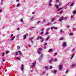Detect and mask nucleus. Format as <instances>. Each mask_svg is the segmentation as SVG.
I'll use <instances>...</instances> for the list:
<instances>
[{
	"mask_svg": "<svg viewBox=\"0 0 76 76\" xmlns=\"http://www.w3.org/2000/svg\"><path fill=\"white\" fill-rule=\"evenodd\" d=\"M63 10H62V11H61V12H60V14H61V13H63Z\"/></svg>",
	"mask_w": 76,
	"mask_h": 76,
	"instance_id": "49",
	"label": "nucleus"
},
{
	"mask_svg": "<svg viewBox=\"0 0 76 76\" xmlns=\"http://www.w3.org/2000/svg\"><path fill=\"white\" fill-rule=\"evenodd\" d=\"M48 32H46L45 34V35H48Z\"/></svg>",
	"mask_w": 76,
	"mask_h": 76,
	"instance_id": "41",
	"label": "nucleus"
},
{
	"mask_svg": "<svg viewBox=\"0 0 76 76\" xmlns=\"http://www.w3.org/2000/svg\"><path fill=\"white\" fill-rule=\"evenodd\" d=\"M5 61V59H3L2 60V61Z\"/></svg>",
	"mask_w": 76,
	"mask_h": 76,
	"instance_id": "51",
	"label": "nucleus"
},
{
	"mask_svg": "<svg viewBox=\"0 0 76 76\" xmlns=\"http://www.w3.org/2000/svg\"><path fill=\"white\" fill-rule=\"evenodd\" d=\"M49 38H50V37H48L47 38V39H45L46 41H47L48 39H49Z\"/></svg>",
	"mask_w": 76,
	"mask_h": 76,
	"instance_id": "13",
	"label": "nucleus"
},
{
	"mask_svg": "<svg viewBox=\"0 0 76 76\" xmlns=\"http://www.w3.org/2000/svg\"><path fill=\"white\" fill-rule=\"evenodd\" d=\"M49 6H50V7L52 6V4L50 3L49 4Z\"/></svg>",
	"mask_w": 76,
	"mask_h": 76,
	"instance_id": "38",
	"label": "nucleus"
},
{
	"mask_svg": "<svg viewBox=\"0 0 76 76\" xmlns=\"http://www.w3.org/2000/svg\"><path fill=\"white\" fill-rule=\"evenodd\" d=\"M45 68L46 69V70H48V67L47 66H45Z\"/></svg>",
	"mask_w": 76,
	"mask_h": 76,
	"instance_id": "24",
	"label": "nucleus"
},
{
	"mask_svg": "<svg viewBox=\"0 0 76 76\" xmlns=\"http://www.w3.org/2000/svg\"><path fill=\"white\" fill-rule=\"evenodd\" d=\"M17 59L18 60H20V58H18V57H17Z\"/></svg>",
	"mask_w": 76,
	"mask_h": 76,
	"instance_id": "47",
	"label": "nucleus"
},
{
	"mask_svg": "<svg viewBox=\"0 0 76 76\" xmlns=\"http://www.w3.org/2000/svg\"><path fill=\"white\" fill-rule=\"evenodd\" d=\"M69 27H70V26H67V28H69Z\"/></svg>",
	"mask_w": 76,
	"mask_h": 76,
	"instance_id": "63",
	"label": "nucleus"
},
{
	"mask_svg": "<svg viewBox=\"0 0 76 76\" xmlns=\"http://www.w3.org/2000/svg\"><path fill=\"white\" fill-rule=\"evenodd\" d=\"M13 34H12L11 35V36L10 38H12V37H13Z\"/></svg>",
	"mask_w": 76,
	"mask_h": 76,
	"instance_id": "40",
	"label": "nucleus"
},
{
	"mask_svg": "<svg viewBox=\"0 0 76 76\" xmlns=\"http://www.w3.org/2000/svg\"><path fill=\"white\" fill-rule=\"evenodd\" d=\"M54 60L55 61H57V58H55L54 59Z\"/></svg>",
	"mask_w": 76,
	"mask_h": 76,
	"instance_id": "23",
	"label": "nucleus"
},
{
	"mask_svg": "<svg viewBox=\"0 0 76 76\" xmlns=\"http://www.w3.org/2000/svg\"><path fill=\"white\" fill-rule=\"evenodd\" d=\"M42 50V48H39L38 49V51H41Z\"/></svg>",
	"mask_w": 76,
	"mask_h": 76,
	"instance_id": "14",
	"label": "nucleus"
},
{
	"mask_svg": "<svg viewBox=\"0 0 76 76\" xmlns=\"http://www.w3.org/2000/svg\"><path fill=\"white\" fill-rule=\"evenodd\" d=\"M60 32L61 33H63V31H62V29H61L60 30Z\"/></svg>",
	"mask_w": 76,
	"mask_h": 76,
	"instance_id": "22",
	"label": "nucleus"
},
{
	"mask_svg": "<svg viewBox=\"0 0 76 76\" xmlns=\"http://www.w3.org/2000/svg\"><path fill=\"white\" fill-rule=\"evenodd\" d=\"M18 55V52H16V53H15V55L17 56V55Z\"/></svg>",
	"mask_w": 76,
	"mask_h": 76,
	"instance_id": "30",
	"label": "nucleus"
},
{
	"mask_svg": "<svg viewBox=\"0 0 76 76\" xmlns=\"http://www.w3.org/2000/svg\"><path fill=\"white\" fill-rule=\"evenodd\" d=\"M62 69H63V66H62L61 65H60L59 67V70H62Z\"/></svg>",
	"mask_w": 76,
	"mask_h": 76,
	"instance_id": "2",
	"label": "nucleus"
},
{
	"mask_svg": "<svg viewBox=\"0 0 76 76\" xmlns=\"http://www.w3.org/2000/svg\"><path fill=\"white\" fill-rule=\"evenodd\" d=\"M67 43L65 42L63 44V46H64V47H66V46L67 45Z\"/></svg>",
	"mask_w": 76,
	"mask_h": 76,
	"instance_id": "3",
	"label": "nucleus"
},
{
	"mask_svg": "<svg viewBox=\"0 0 76 76\" xmlns=\"http://www.w3.org/2000/svg\"><path fill=\"white\" fill-rule=\"evenodd\" d=\"M54 21V18H53L51 20V22H53Z\"/></svg>",
	"mask_w": 76,
	"mask_h": 76,
	"instance_id": "8",
	"label": "nucleus"
},
{
	"mask_svg": "<svg viewBox=\"0 0 76 76\" xmlns=\"http://www.w3.org/2000/svg\"><path fill=\"white\" fill-rule=\"evenodd\" d=\"M34 39L33 38H31L30 39V40H32V39Z\"/></svg>",
	"mask_w": 76,
	"mask_h": 76,
	"instance_id": "53",
	"label": "nucleus"
},
{
	"mask_svg": "<svg viewBox=\"0 0 76 76\" xmlns=\"http://www.w3.org/2000/svg\"><path fill=\"white\" fill-rule=\"evenodd\" d=\"M41 60H42V59L39 57V61H41Z\"/></svg>",
	"mask_w": 76,
	"mask_h": 76,
	"instance_id": "26",
	"label": "nucleus"
},
{
	"mask_svg": "<svg viewBox=\"0 0 76 76\" xmlns=\"http://www.w3.org/2000/svg\"><path fill=\"white\" fill-rule=\"evenodd\" d=\"M28 35V34H25L23 36V38L24 39H26V36Z\"/></svg>",
	"mask_w": 76,
	"mask_h": 76,
	"instance_id": "6",
	"label": "nucleus"
},
{
	"mask_svg": "<svg viewBox=\"0 0 76 76\" xmlns=\"http://www.w3.org/2000/svg\"><path fill=\"white\" fill-rule=\"evenodd\" d=\"M28 47H31V45H28Z\"/></svg>",
	"mask_w": 76,
	"mask_h": 76,
	"instance_id": "58",
	"label": "nucleus"
},
{
	"mask_svg": "<svg viewBox=\"0 0 76 76\" xmlns=\"http://www.w3.org/2000/svg\"><path fill=\"white\" fill-rule=\"evenodd\" d=\"M38 54H40V53H41V52H40V51H39V52L38 51Z\"/></svg>",
	"mask_w": 76,
	"mask_h": 76,
	"instance_id": "54",
	"label": "nucleus"
},
{
	"mask_svg": "<svg viewBox=\"0 0 76 76\" xmlns=\"http://www.w3.org/2000/svg\"><path fill=\"white\" fill-rule=\"evenodd\" d=\"M74 56H75V54H73V55H72V56L71 57V59H72V58H73V57H74Z\"/></svg>",
	"mask_w": 76,
	"mask_h": 76,
	"instance_id": "12",
	"label": "nucleus"
},
{
	"mask_svg": "<svg viewBox=\"0 0 76 76\" xmlns=\"http://www.w3.org/2000/svg\"><path fill=\"white\" fill-rule=\"evenodd\" d=\"M2 56H4V53H2Z\"/></svg>",
	"mask_w": 76,
	"mask_h": 76,
	"instance_id": "46",
	"label": "nucleus"
},
{
	"mask_svg": "<svg viewBox=\"0 0 76 76\" xmlns=\"http://www.w3.org/2000/svg\"><path fill=\"white\" fill-rule=\"evenodd\" d=\"M2 12V10H0V12Z\"/></svg>",
	"mask_w": 76,
	"mask_h": 76,
	"instance_id": "61",
	"label": "nucleus"
},
{
	"mask_svg": "<svg viewBox=\"0 0 76 76\" xmlns=\"http://www.w3.org/2000/svg\"><path fill=\"white\" fill-rule=\"evenodd\" d=\"M35 27H31V29H32V28H35Z\"/></svg>",
	"mask_w": 76,
	"mask_h": 76,
	"instance_id": "57",
	"label": "nucleus"
},
{
	"mask_svg": "<svg viewBox=\"0 0 76 76\" xmlns=\"http://www.w3.org/2000/svg\"><path fill=\"white\" fill-rule=\"evenodd\" d=\"M40 57L43 58V55L42 54H41L40 55Z\"/></svg>",
	"mask_w": 76,
	"mask_h": 76,
	"instance_id": "27",
	"label": "nucleus"
},
{
	"mask_svg": "<svg viewBox=\"0 0 76 76\" xmlns=\"http://www.w3.org/2000/svg\"><path fill=\"white\" fill-rule=\"evenodd\" d=\"M40 23V21H39L37 23V24H38L39 23Z\"/></svg>",
	"mask_w": 76,
	"mask_h": 76,
	"instance_id": "50",
	"label": "nucleus"
},
{
	"mask_svg": "<svg viewBox=\"0 0 76 76\" xmlns=\"http://www.w3.org/2000/svg\"><path fill=\"white\" fill-rule=\"evenodd\" d=\"M31 68H32V69H33L34 68L33 66L32 65L31 67Z\"/></svg>",
	"mask_w": 76,
	"mask_h": 76,
	"instance_id": "42",
	"label": "nucleus"
},
{
	"mask_svg": "<svg viewBox=\"0 0 76 76\" xmlns=\"http://www.w3.org/2000/svg\"><path fill=\"white\" fill-rule=\"evenodd\" d=\"M18 53H19L20 55L22 54V53H21L20 51H18Z\"/></svg>",
	"mask_w": 76,
	"mask_h": 76,
	"instance_id": "21",
	"label": "nucleus"
},
{
	"mask_svg": "<svg viewBox=\"0 0 76 76\" xmlns=\"http://www.w3.org/2000/svg\"><path fill=\"white\" fill-rule=\"evenodd\" d=\"M72 12H73V13L74 14H76V11H73Z\"/></svg>",
	"mask_w": 76,
	"mask_h": 76,
	"instance_id": "16",
	"label": "nucleus"
},
{
	"mask_svg": "<svg viewBox=\"0 0 76 76\" xmlns=\"http://www.w3.org/2000/svg\"><path fill=\"white\" fill-rule=\"evenodd\" d=\"M60 40H62L64 39V38L63 37H61L59 39Z\"/></svg>",
	"mask_w": 76,
	"mask_h": 76,
	"instance_id": "11",
	"label": "nucleus"
},
{
	"mask_svg": "<svg viewBox=\"0 0 76 76\" xmlns=\"http://www.w3.org/2000/svg\"><path fill=\"white\" fill-rule=\"evenodd\" d=\"M51 2H52V0H50L48 2V3H51Z\"/></svg>",
	"mask_w": 76,
	"mask_h": 76,
	"instance_id": "28",
	"label": "nucleus"
},
{
	"mask_svg": "<svg viewBox=\"0 0 76 76\" xmlns=\"http://www.w3.org/2000/svg\"><path fill=\"white\" fill-rule=\"evenodd\" d=\"M68 72V70L66 71V73H67Z\"/></svg>",
	"mask_w": 76,
	"mask_h": 76,
	"instance_id": "64",
	"label": "nucleus"
},
{
	"mask_svg": "<svg viewBox=\"0 0 76 76\" xmlns=\"http://www.w3.org/2000/svg\"><path fill=\"white\" fill-rule=\"evenodd\" d=\"M59 7H58V5H57L56 6V9H58V8Z\"/></svg>",
	"mask_w": 76,
	"mask_h": 76,
	"instance_id": "39",
	"label": "nucleus"
},
{
	"mask_svg": "<svg viewBox=\"0 0 76 76\" xmlns=\"http://www.w3.org/2000/svg\"><path fill=\"white\" fill-rule=\"evenodd\" d=\"M20 22H23V19H21V20H20Z\"/></svg>",
	"mask_w": 76,
	"mask_h": 76,
	"instance_id": "36",
	"label": "nucleus"
},
{
	"mask_svg": "<svg viewBox=\"0 0 76 76\" xmlns=\"http://www.w3.org/2000/svg\"><path fill=\"white\" fill-rule=\"evenodd\" d=\"M53 51V50L52 49H50L49 50L48 52H51Z\"/></svg>",
	"mask_w": 76,
	"mask_h": 76,
	"instance_id": "10",
	"label": "nucleus"
},
{
	"mask_svg": "<svg viewBox=\"0 0 76 76\" xmlns=\"http://www.w3.org/2000/svg\"><path fill=\"white\" fill-rule=\"evenodd\" d=\"M69 35H70V36L73 35V33H70L69 34Z\"/></svg>",
	"mask_w": 76,
	"mask_h": 76,
	"instance_id": "31",
	"label": "nucleus"
},
{
	"mask_svg": "<svg viewBox=\"0 0 76 76\" xmlns=\"http://www.w3.org/2000/svg\"><path fill=\"white\" fill-rule=\"evenodd\" d=\"M31 42H32V43H33V41H32V40H31Z\"/></svg>",
	"mask_w": 76,
	"mask_h": 76,
	"instance_id": "56",
	"label": "nucleus"
},
{
	"mask_svg": "<svg viewBox=\"0 0 76 76\" xmlns=\"http://www.w3.org/2000/svg\"><path fill=\"white\" fill-rule=\"evenodd\" d=\"M73 5H74V3H72V4H71L70 6H71V7H72L73 6Z\"/></svg>",
	"mask_w": 76,
	"mask_h": 76,
	"instance_id": "20",
	"label": "nucleus"
},
{
	"mask_svg": "<svg viewBox=\"0 0 76 76\" xmlns=\"http://www.w3.org/2000/svg\"><path fill=\"white\" fill-rule=\"evenodd\" d=\"M57 53H55L54 54V56H56V55H57Z\"/></svg>",
	"mask_w": 76,
	"mask_h": 76,
	"instance_id": "37",
	"label": "nucleus"
},
{
	"mask_svg": "<svg viewBox=\"0 0 76 76\" xmlns=\"http://www.w3.org/2000/svg\"><path fill=\"white\" fill-rule=\"evenodd\" d=\"M53 58H51L50 59V61H49V63H51L52 62V61H53Z\"/></svg>",
	"mask_w": 76,
	"mask_h": 76,
	"instance_id": "9",
	"label": "nucleus"
},
{
	"mask_svg": "<svg viewBox=\"0 0 76 76\" xmlns=\"http://www.w3.org/2000/svg\"><path fill=\"white\" fill-rule=\"evenodd\" d=\"M72 29H73V30L74 31H76V28H72Z\"/></svg>",
	"mask_w": 76,
	"mask_h": 76,
	"instance_id": "25",
	"label": "nucleus"
},
{
	"mask_svg": "<svg viewBox=\"0 0 76 76\" xmlns=\"http://www.w3.org/2000/svg\"><path fill=\"white\" fill-rule=\"evenodd\" d=\"M44 23V21H42V24H43V23Z\"/></svg>",
	"mask_w": 76,
	"mask_h": 76,
	"instance_id": "59",
	"label": "nucleus"
},
{
	"mask_svg": "<svg viewBox=\"0 0 76 76\" xmlns=\"http://www.w3.org/2000/svg\"><path fill=\"white\" fill-rule=\"evenodd\" d=\"M40 40L41 41V42H43V41H44V39H40Z\"/></svg>",
	"mask_w": 76,
	"mask_h": 76,
	"instance_id": "18",
	"label": "nucleus"
},
{
	"mask_svg": "<svg viewBox=\"0 0 76 76\" xmlns=\"http://www.w3.org/2000/svg\"><path fill=\"white\" fill-rule=\"evenodd\" d=\"M63 18L62 17H61L59 19V21H60V22H61V20H63Z\"/></svg>",
	"mask_w": 76,
	"mask_h": 76,
	"instance_id": "4",
	"label": "nucleus"
},
{
	"mask_svg": "<svg viewBox=\"0 0 76 76\" xmlns=\"http://www.w3.org/2000/svg\"><path fill=\"white\" fill-rule=\"evenodd\" d=\"M44 45H47V43H45Z\"/></svg>",
	"mask_w": 76,
	"mask_h": 76,
	"instance_id": "60",
	"label": "nucleus"
},
{
	"mask_svg": "<svg viewBox=\"0 0 76 76\" xmlns=\"http://www.w3.org/2000/svg\"><path fill=\"white\" fill-rule=\"evenodd\" d=\"M32 65L33 66H34V67H35V62H33V63L32 64Z\"/></svg>",
	"mask_w": 76,
	"mask_h": 76,
	"instance_id": "15",
	"label": "nucleus"
},
{
	"mask_svg": "<svg viewBox=\"0 0 76 76\" xmlns=\"http://www.w3.org/2000/svg\"><path fill=\"white\" fill-rule=\"evenodd\" d=\"M9 53V51H7L6 52V54H7V53Z\"/></svg>",
	"mask_w": 76,
	"mask_h": 76,
	"instance_id": "34",
	"label": "nucleus"
},
{
	"mask_svg": "<svg viewBox=\"0 0 76 76\" xmlns=\"http://www.w3.org/2000/svg\"><path fill=\"white\" fill-rule=\"evenodd\" d=\"M52 68H53V67L52 66H50L49 68L50 69H52Z\"/></svg>",
	"mask_w": 76,
	"mask_h": 76,
	"instance_id": "32",
	"label": "nucleus"
},
{
	"mask_svg": "<svg viewBox=\"0 0 76 76\" xmlns=\"http://www.w3.org/2000/svg\"><path fill=\"white\" fill-rule=\"evenodd\" d=\"M45 20H43V22H45Z\"/></svg>",
	"mask_w": 76,
	"mask_h": 76,
	"instance_id": "62",
	"label": "nucleus"
},
{
	"mask_svg": "<svg viewBox=\"0 0 76 76\" xmlns=\"http://www.w3.org/2000/svg\"><path fill=\"white\" fill-rule=\"evenodd\" d=\"M53 28H54V29H57V27H51V30H52L53 29Z\"/></svg>",
	"mask_w": 76,
	"mask_h": 76,
	"instance_id": "7",
	"label": "nucleus"
},
{
	"mask_svg": "<svg viewBox=\"0 0 76 76\" xmlns=\"http://www.w3.org/2000/svg\"><path fill=\"white\" fill-rule=\"evenodd\" d=\"M44 30V28H42L41 30V31H43Z\"/></svg>",
	"mask_w": 76,
	"mask_h": 76,
	"instance_id": "44",
	"label": "nucleus"
},
{
	"mask_svg": "<svg viewBox=\"0 0 76 76\" xmlns=\"http://www.w3.org/2000/svg\"><path fill=\"white\" fill-rule=\"evenodd\" d=\"M20 4L19 3H18V4L16 6L17 7H18V6H20Z\"/></svg>",
	"mask_w": 76,
	"mask_h": 76,
	"instance_id": "35",
	"label": "nucleus"
},
{
	"mask_svg": "<svg viewBox=\"0 0 76 76\" xmlns=\"http://www.w3.org/2000/svg\"><path fill=\"white\" fill-rule=\"evenodd\" d=\"M43 34V32H42L40 33V34Z\"/></svg>",
	"mask_w": 76,
	"mask_h": 76,
	"instance_id": "55",
	"label": "nucleus"
},
{
	"mask_svg": "<svg viewBox=\"0 0 76 76\" xmlns=\"http://www.w3.org/2000/svg\"><path fill=\"white\" fill-rule=\"evenodd\" d=\"M51 23H48L47 24V25H50V24H51Z\"/></svg>",
	"mask_w": 76,
	"mask_h": 76,
	"instance_id": "29",
	"label": "nucleus"
},
{
	"mask_svg": "<svg viewBox=\"0 0 76 76\" xmlns=\"http://www.w3.org/2000/svg\"><path fill=\"white\" fill-rule=\"evenodd\" d=\"M33 18H34V17H32L31 18V19H30L31 20H32V19H33Z\"/></svg>",
	"mask_w": 76,
	"mask_h": 76,
	"instance_id": "45",
	"label": "nucleus"
},
{
	"mask_svg": "<svg viewBox=\"0 0 76 76\" xmlns=\"http://www.w3.org/2000/svg\"><path fill=\"white\" fill-rule=\"evenodd\" d=\"M59 1V0H56V2H58Z\"/></svg>",
	"mask_w": 76,
	"mask_h": 76,
	"instance_id": "52",
	"label": "nucleus"
},
{
	"mask_svg": "<svg viewBox=\"0 0 76 76\" xmlns=\"http://www.w3.org/2000/svg\"><path fill=\"white\" fill-rule=\"evenodd\" d=\"M61 8L60 9H58V10L57 11H59V10H61Z\"/></svg>",
	"mask_w": 76,
	"mask_h": 76,
	"instance_id": "43",
	"label": "nucleus"
},
{
	"mask_svg": "<svg viewBox=\"0 0 76 76\" xmlns=\"http://www.w3.org/2000/svg\"><path fill=\"white\" fill-rule=\"evenodd\" d=\"M71 19H72V18H73V16H71Z\"/></svg>",
	"mask_w": 76,
	"mask_h": 76,
	"instance_id": "48",
	"label": "nucleus"
},
{
	"mask_svg": "<svg viewBox=\"0 0 76 76\" xmlns=\"http://www.w3.org/2000/svg\"><path fill=\"white\" fill-rule=\"evenodd\" d=\"M76 66V64H73L71 65L72 67H75Z\"/></svg>",
	"mask_w": 76,
	"mask_h": 76,
	"instance_id": "5",
	"label": "nucleus"
},
{
	"mask_svg": "<svg viewBox=\"0 0 76 76\" xmlns=\"http://www.w3.org/2000/svg\"><path fill=\"white\" fill-rule=\"evenodd\" d=\"M18 49H20V47L19 46H17Z\"/></svg>",
	"mask_w": 76,
	"mask_h": 76,
	"instance_id": "33",
	"label": "nucleus"
},
{
	"mask_svg": "<svg viewBox=\"0 0 76 76\" xmlns=\"http://www.w3.org/2000/svg\"><path fill=\"white\" fill-rule=\"evenodd\" d=\"M24 66L23 65V64H22V65H21V70L22 71H23V69H24V67L23 66Z\"/></svg>",
	"mask_w": 76,
	"mask_h": 76,
	"instance_id": "1",
	"label": "nucleus"
},
{
	"mask_svg": "<svg viewBox=\"0 0 76 76\" xmlns=\"http://www.w3.org/2000/svg\"><path fill=\"white\" fill-rule=\"evenodd\" d=\"M15 37L14 36L12 38V39H11L12 41H13V39H15Z\"/></svg>",
	"mask_w": 76,
	"mask_h": 76,
	"instance_id": "17",
	"label": "nucleus"
},
{
	"mask_svg": "<svg viewBox=\"0 0 76 76\" xmlns=\"http://www.w3.org/2000/svg\"><path fill=\"white\" fill-rule=\"evenodd\" d=\"M56 72H57V70H54V73H56Z\"/></svg>",
	"mask_w": 76,
	"mask_h": 76,
	"instance_id": "19",
	"label": "nucleus"
}]
</instances>
